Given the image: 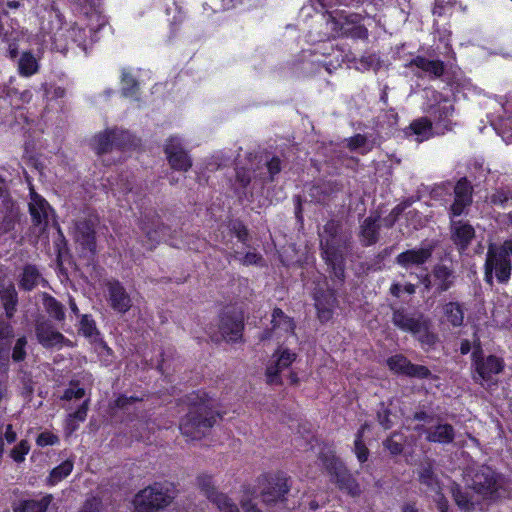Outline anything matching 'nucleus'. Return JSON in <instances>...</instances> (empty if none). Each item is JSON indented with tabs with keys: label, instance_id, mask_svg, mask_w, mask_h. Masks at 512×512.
I'll return each instance as SVG.
<instances>
[{
	"label": "nucleus",
	"instance_id": "1",
	"mask_svg": "<svg viewBox=\"0 0 512 512\" xmlns=\"http://www.w3.org/2000/svg\"><path fill=\"white\" fill-rule=\"evenodd\" d=\"M189 411L182 418L179 429L187 440H200L220 417L217 401L204 391H197L187 398Z\"/></svg>",
	"mask_w": 512,
	"mask_h": 512
},
{
	"label": "nucleus",
	"instance_id": "2",
	"mask_svg": "<svg viewBox=\"0 0 512 512\" xmlns=\"http://www.w3.org/2000/svg\"><path fill=\"white\" fill-rule=\"evenodd\" d=\"M453 112L452 103L444 99L436 107L431 108L430 115L433 117V123L427 118H420L410 124L409 131L415 135L417 142L428 140L434 135L443 134L451 128L450 117Z\"/></svg>",
	"mask_w": 512,
	"mask_h": 512
},
{
	"label": "nucleus",
	"instance_id": "3",
	"mask_svg": "<svg viewBox=\"0 0 512 512\" xmlns=\"http://www.w3.org/2000/svg\"><path fill=\"white\" fill-rule=\"evenodd\" d=\"M49 17L51 19L49 34L54 49L63 53L69 49L70 44H76L83 50L86 49L91 30L87 31L75 25L64 24L62 17L56 12H51Z\"/></svg>",
	"mask_w": 512,
	"mask_h": 512
},
{
	"label": "nucleus",
	"instance_id": "4",
	"mask_svg": "<svg viewBox=\"0 0 512 512\" xmlns=\"http://www.w3.org/2000/svg\"><path fill=\"white\" fill-rule=\"evenodd\" d=\"M172 483H155L139 491L133 499V512H153L168 506L176 497Z\"/></svg>",
	"mask_w": 512,
	"mask_h": 512
},
{
	"label": "nucleus",
	"instance_id": "5",
	"mask_svg": "<svg viewBox=\"0 0 512 512\" xmlns=\"http://www.w3.org/2000/svg\"><path fill=\"white\" fill-rule=\"evenodd\" d=\"M509 255H512V240L505 241L501 246H489L485 262V280L489 284H492L493 272L500 282L510 279L512 265Z\"/></svg>",
	"mask_w": 512,
	"mask_h": 512
},
{
	"label": "nucleus",
	"instance_id": "6",
	"mask_svg": "<svg viewBox=\"0 0 512 512\" xmlns=\"http://www.w3.org/2000/svg\"><path fill=\"white\" fill-rule=\"evenodd\" d=\"M392 321L396 327L413 334L423 344L432 345L435 342L436 337L430 332V321L422 314H410L405 310H395Z\"/></svg>",
	"mask_w": 512,
	"mask_h": 512
},
{
	"label": "nucleus",
	"instance_id": "7",
	"mask_svg": "<svg viewBox=\"0 0 512 512\" xmlns=\"http://www.w3.org/2000/svg\"><path fill=\"white\" fill-rule=\"evenodd\" d=\"M92 146L97 154H103L114 150H128L136 146V141L127 131L122 129H107L94 137Z\"/></svg>",
	"mask_w": 512,
	"mask_h": 512
},
{
	"label": "nucleus",
	"instance_id": "8",
	"mask_svg": "<svg viewBox=\"0 0 512 512\" xmlns=\"http://www.w3.org/2000/svg\"><path fill=\"white\" fill-rule=\"evenodd\" d=\"M504 480L491 468L482 467L472 478L473 490L483 499L495 501L502 497L500 489Z\"/></svg>",
	"mask_w": 512,
	"mask_h": 512
},
{
	"label": "nucleus",
	"instance_id": "9",
	"mask_svg": "<svg viewBox=\"0 0 512 512\" xmlns=\"http://www.w3.org/2000/svg\"><path fill=\"white\" fill-rule=\"evenodd\" d=\"M335 233L336 224L334 222L327 223L323 232L320 234V243L323 250V257L327 264L332 267L333 273L337 278H342L344 274L343 257L335 248Z\"/></svg>",
	"mask_w": 512,
	"mask_h": 512
},
{
	"label": "nucleus",
	"instance_id": "10",
	"mask_svg": "<svg viewBox=\"0 0 512 512\" xmlns=\"http://www.w3.org/2000/svg\"><path fill=\"white\" fill-rule=\"evenodd\" d=\"M323 466L334 477L335 482L341 490L346 491L351 496L360 494V486L356 479L344 468L341 461L334 455L321 458Z\"/></svg>",
	"mask_w": 512,
	"mask_h": 512
},
{
	"label": "nucleus",
	"instance_id": "11",
	"mask_svg": "<svg viewBox=\"0 0 512 512\" xmlns=\"http://www.w3.org/2000/svg\"><path fill=\"white\" fill-rule=\"evenodd\" d=\"M480 351H474L473 356V367L475 374L473 379L481 385L494 384V375L500 374L504 369V362L501 358L490 355L486 358L479 356Z\"/></svg>",
	"mask_w": 512,
	"mask_h": 512
},
{
	"label": "nucleus",
	"instance_id": "12",
	"mask_svg": "<svg viewBox=\"0 0 512 512\" xmlns=\"http://www.w3.org/2000/svg\"><path fill=\"white\" fill-rule=\"evenodd\" d=\"M296 353L280 346L271 356L266 365V379L270 385L282 384L281 372L289 368L296 360Z\"/></svg>",
	"mask_w": 512,
	"mask_h": 512
},
{
	"label": "nucleus",
	"instance_id": "13",
	"mask_svg": "<svg viewBox=\"0 0 512 512\" xmlns=\"http://www.w3.org/2000/svg\"><path fill=\"white\" fill-rule=\"evenodd\" d=\"M262 497L264 502L273 503L284 498L290 486L284 473L264 476L261 480Z\"/></svg>",
	"mask_w": 512,
	"mask_h": 512
},
{
	"label": "nucleus",
	"instance_id": "14",
	"mask_svg": "<svg viewBox=\"0 0 512 512\" xmlns=\"http://www.w3.org/2000/svg\"><path fill=\"white\" fill-rule=\"evenodd\" d=\"M23 38V32L18 23L7 13L0 14V39L7 44L9 56L14 58L18 53L17 43Z\"/></svg>",
	"mask_w": 512,
	"mask_h": 512
},
{
	"label": "nucleus",
	"instance_id": "15",
	"mask_svg": "<svg viewBox=\"0 0 512 512\" xmlns=\"http://www.w3.org/2000/svg\"><path fill=\"white\" fill-rule=\"evenodd\" d=\"M198 485L204 491L206 497L216 505L220 512H239L238 507L228 496L218 493L215 490L211 476H199Z\"/></svg>",
	"mask_w": 512,
	"mask_h": 512
},
{
	"label": "nucleus",
	"instance_id": "16",
	"mask_svg": "<svg viewBox=\"0 0 512 512\" xmlns=\"http://www.w3.org/2000/svg\"><path fill=\"white\" fill-rule=\"evenodd\" d=\"M243 318L240 314H225L220 319L219 334L212 335V339L219 341L221 339L228 342H236L242 337Z\"/></svg>",
	"mask_w": 512,
	"mask_h": 512
},
{
	"label": "nucleus",
	"instance_id": "17",
	"mask_svg": "<svg viewBox=\"0 0 512 512\" xmlns=\"http://www.w3.org/2000/svg\"><path fill=\"white\" fill-rule=\"evenodd\" d=\"M165 153L170 166L175 170L187 171L192 166V161L178 137H170L167 140Z\"/></svg>",
	"mask_w": 512,
	"mask_h": 512
},
{
	"label": "nucleus",
	"instance_id": "18",
	"mask_svg": "<svg viewBox=\"0 0 512 512\" xmlns=\"http://www.w3.org/2000/svg\"><path fill=\"white\" fill-rule=\"evenodd\" d=\"M433 247L430 244L406 250L396 257V263L405 269L422 267L432 256Z\"/></svg>",
	"mask_w": 512,
	"mask_h": 512
},
{
	"label": "nucleus",
	"instance_id": "19",
	"mask_svg": "<svg viewBox=\"0 0 512 512\" xmlns=\"http://www.w3.org/2000/svg\"><path fill=\"white\" fill-rule=\"evenodd\" d=\"M29 211L33 223L39 227L40 232L44 231L49 223L52 209L48 202L33 189L30 190Z\"/></svg>",
	"mask_w": 512,
	"mask_h": 512
},
{
	"label": "nucleus",
	"instance_id": "20",
	"mask_svg": "<svg viewBox=\"0 0 512 512\" xmlns=\"http://www.w3.org/2000/svg\"><path fill=\"white\" fill-rule=\"evenodd\" d=\"M106 287L110 307L118 313H126L132 306V300L123 285L117 280H109Z\"/></svg>",
	"mask_w": 512,
	"mask_h": 512
},
{
	"label": "nucleus",
	"instance_id": "21",
	"mask_svg": "<svg viewBox=\"0 0 512 512\" xmlns=\"http://www.w3.org/2000/svg\"><path fill=\"white\" fill-rule=\"evenodd\" d=\"M390 370L395 373L404 374L410 377L426 378L430 375L428 368L422 365H414L402 355H395L387 360Z\"/></svg>",
	"mask_w": 512,
	"mask_h": 512
},
{
	"label": "nucleus",
	"instance_id": "22",
	"mask_svg": "<svg viewBox=\"0 0 512 512\" xmlns=\"http://www.w3.org/2000/svg\"><path fill=\"white\" fill-rule=\"evenodd\" d=\"M80 332L95 344L96 352L102 356H110L112 351L99 337L95 321L89 315H83L80 321Z\"/></svg>",
	"mask_w": 512,
	"mask_h": 512
},
{
	"label": "nucleus",
	"instance_id": "23",
	"mask_svg": "<svg viewBox=\"0 0 512 512\" xmlns=\"http://www.w3.org/2000/svg\"><path fill=\"white\" fill-rule=\"evenodd\" d=\"M95 224L96 219L80 221L76 224L75 239L89 252L95 251Z\"/></svg>",
	"mask_w": 512,
	"mask_h": 512
},
{
	"label": "nucleus",
	"instance_id": "24",
	"mask_svg": "<svg viewBox=\"0 0 512 512\" xmlns=\"http://www.w3.org/2000/svg\"><path fill=\"white\" fill-rule=\"evenodd\" d=\"M36 334L38 341L45 347H62L69 343L60 332L46 322L37 325Z\"/></svg>",
	"mask_w": 512,
	"mask_h": 512
},
{
	"label": "nucleus",
	"instance_id": "25",
	"mask_svg": "<svg viewBox=\"0 0 512 512\" xmlns=\"http://www.w3.org/2000/svg\"><path fill=\"white\" fill-rule=\"evenodd\" d=\"M454 192L455 199L451 206V215L459 216L471 203V186L467 180L462 179L456 184Z\"/></svg>",
	"mask_w": 512,
	"mask_h": 512
},
{
	"label": "nucleus",
	"instance_id": "26",
	"mask_svg": "<svg viewBox=\"0 0 512 512\" xmlns=\"http://www.w3.org/2000/svg\"><path fill=\"white\" fill-rule=\"evenodd\" d=\"M336 297L332 291L315 294V306L321 322L329 321L333 316Z\"/></svg>",
	"mask_w": 512,
	"mask_h": 512
},
{
	"label": "nucleus",
	"instance_id": "27",
	"mask_svg": "<svg viewBox=\"0 0 512 512\" xmlns=\"http://www.w3.org/2000/svg\"><path fill=\"white\" fill-rule=\"evenodd\" d=\"M408 67H415L421 71L420 75L438 78L444 73V64L440 60H430L421 56L414 58Z\"/></svg>",
	"mask_w": 512,
	"mask_h": 512
},
{
	"label": "nucleus",
	"instance_id": "28",
	"mask_svg": "<svg viewBox=\"0 0 512 512\" xmlns=\"http://www.w3.org/2000/svg\"><path fill=\"white\" fill-rule=\"evenodd\" d=\"M442 322L447 323L453 327H459L464 321L463 307L458 302H448L442 308Z\"/></svg>",
	"mask_w": 512,
	"mask_h": 512
},
{
	"label": "nucleus",
	"instance_id": "29",
	"mask_svg": "<svg viewBox=\"0 0 512 512\" xmlns=\"http://www.w3.org/2000/svg\"><path fill=\"white\" fill-rule=\"evenodd\" d=\"M453 239L455 243L463 250L474 237V229L471 225L462 221L453 222Z\"/></svg>",
	"mask_w": 512,
	"mask_h": 512
},
{
	"label": "nucleus",
	"instance_id": "30",
	"mask_svg": "<svg viewBox=\"0 0 512 512\" xmlns=\"http://www.w3.org/2000/svg\"><path fill=\"white\" fill-rule=\"evenodd\" d=\"M12 335L8 325H0V382L5 378L9 362V343L3 341Z\"/></svg>",
	"mask_w": 512,
	"mask_h": 512
},
{
	"label": "nucleus",
	"instance_id": "31",
	"mask_svg": "<svg viewBox=\"0 0 512 512\" xmlns=\"http://www.w3.org/2000/svg\"><path fill=\"white\" fill-rule=\"evenodd\" d=\"M52 496L45 495L39 499L26 500L14 508L15 512H47Z\"/></svg>",
	"mask_w": 512,
	"mask_h": 512
},
{
	"label": "nucleus",
	"instance_id": "32",
	"mask_svg": "<svg viewBox=\"0 0 512 512\" xmlns=\"http://www.w3.org/2000/svg\"><path fill=\"white\" fill-rule=\"evenodd\" d=\"M4 192H5V184L0 179V201L7 209V215L5 216L2 225H3V228L5 231H10V230L14 229L15 222H16V219L18 216V212L14 210L13 203L7 198V196L4 194Z\"/></svg>",
	"mask_w": 512,
	"mask_h": 512
},
{
	"label": "nucleus",
	"instance_id": "33",
	"mask_svg": "<svg viewBox=\"0 0 512 512\" xmlns=\"http://www.w3.org/2000/svg\"><path fill=\"white\" fill-rule=\"evenodd\" d=\"M454 438V429L449 424H439L427 432L426 439L430 442L449 443Z\"/></svg>",
	"mask_w": 512,
	"mask_h": 512
},
{
	"label": "nucleus",
	"instance_id": "34",
	"mask_svg": "<svg viewBox=\"0 0 512 512\" xmlns=\"http://www.w3.org/2000/svg\"><path fill=\"white\" fill-rule=\"evenodd\" d=\"M272 329L276 335L284 333H292L294 330L293 321L287 317L282 310L274 309L272 314Z\"/></svg>",
	"mask_w": 512,
	"mask_h": 512
},
{
	"label": "nucleus",
	"instance_id": "35",
	"mask_svg": "<svg viewBox=\"0 0 512 512\" xmlns=\"http://www.w3.org/2000/svg\"><path fill=\"white\" fill-rule=\"evenodd\" d=\"M74 463L72 460H65L60 465L55 467L47 478V483L50 486H55L67 476H69L73 470Z\"/></svg>",
	"mask_w": 512,
	"mask_h": 512
},
{
	"label": "nucleus",
	"instance_id": "36",
	"mask_svg": "<svg viewBox=\"0 0 512 512\" xmlns=\"http://www.w3.org/2000/svg\"><path fill=\"white\" fill-rule=\"evenodd\" d=\"M39 69L38 60L29 52H24L18 61L20 75L29 77L37 73Z\"/></svg>",
	"mask_w": 512,
	"mask_h": 512
},
{
	"label": "nucleus",
	"instance_id": "37",
	"mask_svg": "<svg viewBox=\"0 0 512 512\" xmlns=\"http://www.w3.org/2000/svg\"><path fill=\"white\" fill-rule=\"evenodd\" d=\"M378 226L376 219L368 217L361 226V236L366 245L373 244L377 241Z\"/></svg>",
	"mask_w": 512,
	"mask_h": 512
},
{
	"label": "nucleus",
	"instance_id": "38",
	"mask_svg": "<svg viewBox=\"0 0 512 512\" xmlns=\"http://www.w3.org/2000/svg\"><path fill=\"white\" fill-rule=\"evenodd\" d=\"M369 428L367 424H363L359 429L355 441H354V452L359 462L364 463L368 460L369 451L362 442V437L365 431Z\"/></svg>",
	"mask_w": 512,
	"mask_h": 512
},
{
	"label": "nucleus",
	"instance_id": "39",
	"mask_svg": "<svg viewBox=\"0 0 512 512\" xmlns=\"http://www.w3.org/2000/svg\"><path fill=\"white\" fill-rule=\"evenodd\" d=\"M40 273L34 266H26L21 278V286L26 290L33 289L40 281Z\"/></svg>",
	"mask_w": 512,
	"mask_h": 512
},
{
	"label": "nucleus",
	"instance_id": "40",
	"mask_svg": "<svg viewBox=\"0 0 512 512\" xmlns=\"http://www.w3.org/2000/svg\"><path fill=\"white\" fill-rule=\"evenodd\" d=\"M43 304L47 312L57 320L64 319L63 306L53 297L49 295H43Z\"/></svg>",
	"mask_w": 512,
	"mask_h": 512
},
{
	"label": "nucleus",
	"instance_id": "41",
	"mask_svg": "<svg viewBox=\"0 0 512 512\" xmlns=\"http://www.w3.org/2000/svg\"><path fill=\"white\" fill-rule=\"evenodd\" d=\"M347 142V146L351 151L361 154H366L372 149V145L368 142L367 138L361 134L349 138Z\"/></svg>",
	"mask_w": 512,
	"mask_h": 512
},
{
	"label": "nucleus",
	"instance_id": "42",
	"mask_svg": "<svg viewBox=\"0 0 512 512\" xmlns=\"http://www.w3.org/2000/svg\"><path fill=\"white\" fill-rule=\"evenodd\" d=\"M435 278L438 281V288L441 291H446L453 283L452 273L446 267H438L435 270Z\"/></svg>",
	"mask_w": 512,
	"mask_h": 512
},
{
	"label": "nucleus",
	"instance_id": "43",
	"mask_svg": "<svg viewBox=\"0 0 512 512\" xmlns=\"http://www.w3.org/2000/svg\"><path fill=\"white\" fill-rule=\"evenodd\" d=\"M30 451V444L27 440H21L11 451L10 457L16 463H22Z\"/></svg>",
	"mask_w": 512,
	"mask_h": 512
},
{
	"label": "nucleus",
	"instance_id": "44",
	"mask_svg": "<svg viewBox=\"0 0 512 512\" xmlns=\"http://www.w3.org/2000/svg\"><path fill=\"white\" fill-rule=\"evenodd\" d=\"M87 401H85L76 412L69 415V418L67 420V425L70 428V431H73L76 429L77 424L76 422L84 421L87 415Z\"/></svg>",
	"mask_w": 512,
	"mask_h": 512
},
{
	"label": "nucleus",
	"instance_id": "45",
	"mask_svg": "<svg viewBox=\"0 0 512 512\" xmlns=\"http://www.w3.org/2000/svg\"><path fill=\"white\" fill-rule=\"evenodd\" d=\"M384 446L391 452V454L397 455L402 452L403 449V437L398 433H394L389 439L384 442Z\"/></svg>",
	"mask_w": 512,
	"mask_h": 512
},
{
	"label": "nucleus",
	"instance_id": "46",
	"mask_svg": "<svg viewBox=\"0 0 512 512\" xmlns=\"http://www.w3.org/2000/svg\"><path fill=\"white\" fill-rule=\"evenodd\" d=\"M58 442V436L49 431H44L40 433L36 439V444L40 447L52 446L57 444Z\"/></svg>",
	"mask_w": 512,
	"mask_h": 512
},
{
	"label": "nucleus",
	"instance_id": "47",
	"mask_svg": "<svg viewBox=\"0 0 512 512\" xmlns=\"http://www.w3.org/2000/svg\"><path fill=\"white\" fill-rule=\"evenodd\" d=\"M143 231L146 233L147 238L152 242H159L161 239H163L166 227L164 226H157L155 229H151L148 227H143Z\"/></svg>",
	"mask_w": 512,
	"mask_h": 512
},
{
	"label": "nucleus",
	"instance_id": "48",
	"mask_svg": "<svg viewBox=\"0 0 512 512\" xmlns=\"http://www.w3.org/2000/svg\"><path fill=\"white\" fill-rule=\"evenodd\" d=\"M122 92L125 96H133L134 91H132V88H136V82L132 76H130L128 73L123 72L122 74Z\"/></svg>",
	"mask_w": 512,
	"mask_h": 512
},
{
	"label": "nucleus",
	"instance_id": "49",
	"mask_svg": "<svg viewBox=\"0 0 512 512\" xmlns=\"http://www.w3.org/2000/svg\"><path fill=\"white\" fill-rule=\"evenodd\" d=\"M84 395H85V390L83 388L79 387L75 383H71L70 387L65 390L63 399H65V400H71L73 398L80 399V398L84 397Z\"/></svg>",
	"mask_w": 512,
	"mask_h": 512
},
{
	"label": "nucleus",
	"instance_id": "50",
	"mask_svg": "<svg viewBox=\"0 0 512 512\" xmlns=\"http://www.w3.org/2000/svg\"><path fill=\"white\" fill-rule=\"evenodd\" d=\"M26 339L19 338L15 344L12 357L15 361H21L24 359L25 351L24 347L26 346Z\"/></svg>",
	"mask_w": 512,
	"mask_h": 512
},
{
	"label": "nucleus",
	"instance_id": "51",
	"mask_svg": "<svg viewBox=\"0 0 512 512\" xmlns=\"http://www.w3.org/2000/svg\"><path fill=\"white\" fill-rule=\"evenodd\" d=\"M378 418L384 429H389L394 424V421L390 418V413L388 411H383V413L379 412Z\"/></svg>",
	"mask_w": 512,
	"mask_h": 512
},
{
	"label": "nucleus",
	"instance_id": "52",
	"mask_svg": "<svg viewBox=\"0 0 512 512\" xmlns=\"http://www.w3.org/2000/svg\"><path fill=\"white\" fill-rule=\"evenodd\" d=\"M267 167L271 178H273V176L279 173L281 170L280 160L278 158L271 159L267 163Z\"/></svg>",
	"mask_w": 512,
	"mask_h": 512
},
{
	"label": "nucleus",
	"instance_id": "53",
	"mask_svg": "<svg viewBox=\"0 0 512 512\" xmlns=\"http://www.w3.org/2000/svg\"><path fill=\"white\" fill-rule=\"evenodd\" d=\"M9 300L4 303L7 316L11 317L15 308L16 301L14 299V291L8 292Z\"/></svg>",
	"mask_w": 512,
	"mask_h": 512
},
{
	"label": "nucleus",
	"instance_id": "54",
	"mask_svg": "<svg viewBox=\"0 0 512 512\" xmlns=\"http://www.w3.org/2000/svg\"><path fill=\"white\" fill-rule=\"evenodd\" d=\"M261 256L255 252H248L243 258V263L250 264H258L261 261Z\"/></svg>",
	"mask_w": 512,
	"mask_h": 512
},
{
	"label": "nucleus",
	"instance_id": "55",
	"mask_svg": "<svg viewBox=\"0 0 512 512\" xmlns=\"http://www.w3.org/2000/svg\"><path fill=\"white\" fill-rule=\"evenodd\" d=\"M233 229L235 230L236 236L240 241H245L247 237V230L241 223L237 222L233 224Z\"/></svg>",
	"mask_w": 512,
	"mask_h": 512
},
{
	"label": "nucleus",
	"instance_id": "56",
	"mask_svg": "<svg viewBox=\"0 0 512 512\" xmlns=\"http://www.w3.org/2000/svg\"><path fill=\"white\" fill-rule=\"evenodd\" d=\"M455 501L457 505L462 509H469V500L466 496L462 495L461 492L454 493Z\"/></svg>",
	"mask_w": 512,
	"mask_h": 512
},
{
	"label": "nucleus",
	"instance_id": "57",
	"mask_svg": "<svg viewBox=\"0 0 512 512\" xmlns=\"http://www.w3.org/2000/svg\"><path fill=\"white\" fill-rule=\"evenodd\" d=\"M4 437H5V440L8 442V443H13L15 442L16 438H17V434L16 432L13 430V427L11 424H8L5 428V432H4Z\"/></svg>",
	"mask_w": 512,
	"mask_h": 512
},
{
	"label": "nucleus",
	"instance_id": "58",
	"mask_svg": "<svg viewBox=\"0 0 512 512\" xmlns=\"http://www.w3.org/2000/svg\"><path fill=\"white\" fill-rule=\"evenodd\" d=\"M138 398L121 396L116 400V405L121 408L127 407L130 402L138 401Z\"/></svg>",
	"mask_w": 512,
	"mask_h": 512
},
{
	"label": "nucleus",
	"instance_id": "59",
	"mask_svg": "<svg viewBox=\"0 0 512 512\" xmlns=\"http://www.w3.org/2000/svg\"><path fill=\"white\" fill-rule=\"evenodd\" d=\"M436 495L437 498L435 499V501L437 502V506L440 512H448L447 501L443 498L442 494L437 492Z\"/></svg>",
	"mask_w": 512,
	"mask_h": 512
},
{
	"label": "nucleus",
	"instance_id": "60",
	"mask_svg": "<svg viewBox=\"0 0 512 512\" xmlns=\"http://www.w3.org/2000/svg\"><path fill=\"white\" fill-rule=\"evenodd\" d=\"M236 176H237V181L243 187H245L250 182V178H249V176L246 175V172L244 170H238Z\"/></svg>",
	"mask_w": 512,
	"mask_h": 512
},
{
	"label": "nucleus",
	"instance_id": "61",
	"mask_svg": "<svg viewBox=\"0 0 512 512\" xmlns=\"http://www.w3.org/2000/svg\"><path fill=\"white\" fill-rule=\"evenodd\" d=\"M399 212H400L399 207H396V208L392 211V213H391V215L389 216V218L385 219V222H386V225H387V226H392V225H393V223H394V221H395V218H396V216L399 214Z\"/></svg>",
	"mask_w": 512,
	"mask_h": 512
},
{
	"label": "nucleus",
	"instance_id": "62",
	"mask_svg": "<svg viewBox=\"0 0 512 512\" xmlns=\"http://www.w3.org/2000/svg\"><path fill=\"white\" fill-rule=\"evenodd\" d=\"M471 350L470 342L468 340H463L460 345V351L462 354H467Z\"/></svg>",
	"mask_w": 512,
	"mask_h": 512
},
{
	"label": "nucleus",
	"instance_id": "63",
	"mask_svg": "<svg viewBox=\"0 0 512 512\" xmlns=\"http://www.w3.org/2000/svg\"><path fill=\"white\" fill-rule=\"evenodd\" d=\"M402 291V287L399 284H393L390 288V292L392 295L399 297Z\"/></svg>",
	"mask_w": 512,
	"mask_h": 512
},
{
	"label": "nucleus",
	"instance_id": "64",
	"mask_svg": "<svg viewBox=\"0 0 512 512\" xmlns=\"http://www.w3.org/2000/svg\"><path fill=\"white\" fill-rule=\"evenodd\" d=\"M402 512H418L412 504H405L402 508Z\"/></svg>",
	"mask_w": 512,
	"mask_h": 512
}]
</instances>
